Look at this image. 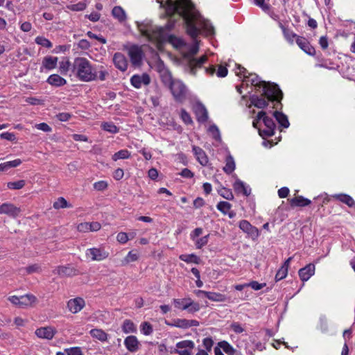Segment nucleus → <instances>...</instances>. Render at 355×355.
Masks as SVG:
<instances>
[{"label": "nucleus", "instance_id": "24", "mask_svg": "<svg viewBox=\"0 0 355 355\" xmlns=\"http://www.w3.org/2000/svg\"><path fill=\"white\" fill-rule=\"evenodd\" d=\"M293 259L292 257H288L282 266L278 270L275 275V280L278 282L285 278L288 274V269L289 267L290 262Z\"/></svg>", "mask_w": 355, "mask_h": 355}, {"label": "nucleus", "instance_id": "20", "mask_svg": "<svg viewBox=\"0 0 355 355\" xmlns=\"http://www.w3.org/2000/svg\"><path fill=\"white\" fill-rule=\"evenodd\" d=\"M113 62L115 67L121 71H125L128 69V60L121 53H116L113 56Z\"/></svg>", "mask_w": 355, "mask_h": 355}, {"label": "nucleus", "instance_id": "15", "mask_svg": "<svg viewBox=\"0 0 355 355\" xmlns=\"http://www.w3.org/2000/svg\"><path fill=\"white\" fill-rule=\"evenodd\" d=\"M53 272L58 275L61 277H71L78 275L77 270L70 266H58Z\"/></svg>", "mask_w": 355, "mask_h": 355}, {"label": "nucleus", "instance_id": "49", "mask_svg": "<svg viewBox=\"0 0 355 355\" xmlns=\"http://www.w3.org/2000/svg\"><path fill=\"white\" fill-rule=\"evenodd\" d=\"M209 132L214 139L219 140L220 139V132L216 125H211L209 128Z\"/></svg>", "mask_w": 355, "mask_h": 355}, {"label": "nucleus", "instance_id": "1", "mask_svg": "<svg viewBox=\"0 0 355 355\" xmlns=\"http://www.w3.org/2000/svg\"><path fill=\"white\" fill-rule=\"evenodd\" d=\"M189 0H166V13L168 17L177 14L183 18L187 27V33L196 39L200 33V29H204L209 34H214V27L209 21L202 18L200 14L188 2ZM161 6H164L163 1Z\"/></svg>", "mask_w": 355, "mask_h": 355}, {"label": "nucleus", "instance_id": "30", "mask_svg": "<svg viewBox=\"0 0 355 355\" xmlns=\"http://www.w3.org/2000/svg\"><path fill=\"white\" fill-rule=\"evenodd\" d=\"M57 62V57L46 56L44 58L42 64L47 69H53L56 67Z\"/></svg>", "mask_w": 355, "mask_h": 355}, {"label": "nucleus", "instance_id": "52", "mask_svg": "<svg viewBox=\"0 0 355 355\" xmlns=\"http://www.w3.org/2000/svg\"><path fill=\"white\" fill-rule=\"evenodd\" d=\"M69 9L73 11H81L86 8V4L83 2H79L68 6Z\"/></svg>", "mask_w": 355, "mask_h": 355}, {"label": "nucleus", "instance_id": "28", "mask_svg": "<svg viewBox=\"0 0 355 355\" xmlns=\"http://www.w3.org/2000/svg\"><path fill=\"white\" fill-rule=\"evenodd\" d=\"M234 189L236 192L239 193H243V195L248 196L250 194V189H248L243 182L240 180H237L234 184Z\"/></svg>", "mask_w": 355, "mask_h": 355}, {"label": "nucleus", "instance_id": "57", "mask_svg": "<svg viewBox=\"0 0 355 355\" xmlns=\"http://www.w3.org/2000/svg\"><path fill=\"white\" fill-rule=\"evenodd\" d=\"M181 118L183 120V121L187 124H190L192 123L191 117L185 110H181Z\"/></svg>", "mask_w": 355, "mask_h": 355}, {"label": "nucleus", "instance_id": "8", "mask_svg": "<svg viewBox=\"0 0 355 355\" xmlns=\"http://www.w3.org/2000/svg\"><path fill=\"white\" fill-rule=\"evenodd\" d=\"M128 55L134 67H139L142 64L144 52L141 46L132 45L128 49Z\"/></svg>", "mask_w": 355, "mask_h": 355}, {"label": "nucleus", "instance_id": "45", "mask_svg": "<svg viewBox=\"0 0 355 355\" xmlns=\"http://www.w3.org/2000/svg\"><path fill=\"white\" fill-rule=\"evenodd\" d=\"M35 42L37 44L41 45L44 47H46L49 49L52 47V43L48 39L44 37H37L35 38Z\"/></svg>", "mask_w": 355, "mask_h": 355}, {"label": "nucleus", "instance_id": "64", "mask_svg": "<svg viewBox=\"0 0 355 355\" xmlns=\"http://www.w3.org/2000/svg\"><path fill=\"white\" fill-rule=\"evenodd\" d=\"M117 241L121 243H125L128 241V237L126 233L120 232L116 236Z\"/></svg>", "mask_w": 355, "mask_h": 355}, {"label": "nucleus", "instance_id": "50", "mask_svg": "<svg viewBox=\"0 0 355 355\" xmlns=\"http://www.w3.org/2000/svg\"><path fill=\"white\" fill-rule=\"evenodd\" d=\"M176 327L187 329L188 328V320L187 319H177L174 320L172 324Z\"/></svg>", "mask_w": 355, "mask_h": 355}, {"label": "nucleus", "instance_id": "22", "mask_svg": "<svg viewBox=\"0 0 355 355\" xmlns=\"http://www.w3.org/2000/svg\"><path fill=\"white\" fill-rule=\"evenodd\" d=\"M315 273V265L307 264L305 267L299 270L298 274L302 282L309 280Z\"/></svg>", "mask_w": 355, "mask_h": 355}, {"label": "nucleus", "instance_id": "33", "mask_svg": "<svg viewBox=\"0 0 355 355\" xmlns=\"http://www.w3.org/2000/svg\"><path fill=\"white\" fill-rule=\"evenodd\" d=\"M274 116L275 117L276 120L278 121V123L284 128H287L289 126V122L288 120L287 116L278 111H275L273 113Z\"/></svg>", "mask_w": 355, "mask_h": 355}, {"label": "nucleus", "instance_id": "3", "mask_svg": "<svg viewBox=\"0 0 355 355\" xmlns=\"http://www.w3.org/2000/svg\"><path fill=\"white\" fill-rule=\"evenodd\" d=\"M246 79V81L250 82L254 86H262L263 87V95L266 97L268 100L279 102L283 98V93L277 85L270 83L269 82L261 81L259 80V78L257 74L248 73Z\"/></svg>", "mask_w": 355, "mask_h": 355}, {"label": "nucleus", "instance_id": "43", "mask_svg": "<svg viewBox=\"0 0 355 355\" xmlns=\"http://www.w3.org/2000/svg\"><path fill=\"white\" fill-rule=\"evenodd\" d=\"M102 128L111 133H116L119 131L118 128L113 123L105 122L102 123Z\"/></svg>", "mask_w": 355, "mask_h": 355}, {"label": "nucleus", "instance_id": "59", "mask_svg": "<svg viewBox=\"0 0 355 355\" xmlns=\"http://www.w3.org/2000/svg\"><path fill=\"white\" fill-rule=\"evenodd\" d=\"M107 187V184L105 181H99L94 184V188L97 191H103Z\"/></svg>", "mask_w": 355, "mask_h": 355}, {"label": "nucleus", "instance_id": "51", "mask_svg": "<svg viewBox=\"0 0 355 355\" xmlns=\"http://www.w3.org/2000/svg\"><path fill=\"white\" fill-rule=\"evenodd\" d=\"M141 331L144 335H150L153 332V327L152 325L148 322H144L141 324Z\"/></svg>", "mask_w": 355, "mask_h": 355}, {"label": "nucleus", "instance_id": "17", "mask_svg": "<svg viewBox=\"0 0 355 355\" xmlns=\"http://www.w3.org/2000/svg\"><path fill=\"white\" fill-rule=\"evenodd\" d=\"M197 295H200V294L204 295L206 297H207L209 300L217 302H223L226 300L227 297L225 295L214 293V292H209L202 290H198L196 291Z\"/></svg>", "mask_w": 355, "mask_h": 355}, {"label": "nucleus", "instance_id": "11", "mask_svg": "<svg viewBox=\"0 0 355 355\" xmlns=\"http://www.w3.org/2000/svg\"><path fill=\"white\" fill-rule=\"evenodd\" d=\"M36 297L31 294L21 295L20 297L14 295L9 297V300L11 303L19 307L31 306L36 302Z\"/></svg>", "mask_w": 355, "mask_h": 355}, {"label": "nucleus", "instance_id": "16", "mask_svg": "<svg viewBox=\"0 0 355 355\" xmlns=\"http://www.w3.org/2000/svg\"><path fill=\"white\" fill-rule=\"evenodd\" d=\"M56 333L55 328L52 327H41L35 331V335L43 339L51 340Z\"/></svg>", "mask_w": 355, "mask_h": 355}, {"label": "nucleus", "instance_id": "39", "mask_svg": "<svg viewBox=\"0 0 355 355\" xmlns=\"http://www.w3.org/2000/svg\"><path fill=\"white\" fill-rule=\"evenodd\" d=\"M122 329L125 334L132 333L136 330L134 323L129 320H125L123 322Z\"/></svg>", "mask_w": 355, "mask_h": 355}, {"label": "nucleus", "instance_id": "10", "mask_svg": "<svg viewBox=\"0 0 355 355\" xmlns=\"http://www.w3.org/2000/svg\"><path fill=\"white\" fill-rule=\"evenodd\" d=\"M85 255L92 261H101L108 257L109 252L103 247L92 248L86 250Z\"/></svg>", "mask_w": 355, "mask_h": 355}, {"label": "nucleus", "instance_id": "56", "mask_svg": "<svg viewBox=\"0 0 355 355\" xmlns=\"http://www.w3.org/2000/svg\"><path fill=\"white\" fill-rule=\"evenodd\" d=\"M220 195L227 200H232L234 198V196L232 191L229 189H226L225 188L222 189L220 191Z\"/></svg>", "mask_w": 355, "mask_h": 355}, {"label": "nucleus", "instance_id": "14", "mask_svg": "<svg viewBox=\"0 0 355 355\" xmlns=\"http://www.w3.org/2000/svg\"><path fill=\"white\" fill-rule=\"evenodd\" d=\"M180 350H176L179 355H192L191 350L194 348V343L191 340H182L176 344Z\"/></svg>", "mask_w": 355, "mask_h": 355}, {"label": "nucleus", "instance_id": "60", "mask_svg": "<svg viewBox=\"0 0 355 355\" xmlns=\"http://www.w3.org/2000/svg\"><path fill=\"white\" fill-rule=\"evenodd\" d=\"M66 352L67 355H83L80 347H71L70 349H67Z\"/></svg>", "mask_w": 355, "mask_h": 355}, {"label": "nucleus", "instance_id": "58", "mask_svg": "<svg viewBox=\"0 0 355 355\" xmlns=\"http://www.w3.org/2000/svg\"><path fill=\"white\" fill-rule=\"evenodd\" d=\"M1 139H6L8 141H14L16 140V137L14 133L12 132H3L0 135Z\"/></svg>", "mask_w": 355, "mask_h": 355}, {"label": "nucleus", "instance_id": "55", "mask_svg": "<svg viewBox=\"0 0 355 355\" xmlns=\"http://www.w3.org/2000/svg\"><path fill=\"white\" fill-rule=\"evenodd\" d=\"M26 271L28 274H31L33 272H41V267L38 264H33L31 266H29L25 268Z\"/></svg>", "mask_w": 355, "mask_h": 355}, {"label": "nucleus", "instance_id": "12", "mask_svg": "<svg viewBox=\"0 0 355 355\" xmlns=\"http://www.w3.org/2000/svg\"><path fill=\"white\" fill-rule=\"evenodd\" d=\"M239 228L246 233L253 240L259 236V230L257 227L252 226L248 220H242L239 223Z\"/></svg>", "mask_w": 355, "mask_h": 355}, {"label": "nucleus", "instance_id": "34", "mask_svg": "<svg viewBox=\"0 0 355 355\" xmlns=\"http://www.w3.org/2000/svg\"><path fill=\"white\" fill-rule=\"evenodd\" d=\"M291 204L292 206L304 207L311 204V200L300 196L291 199Z\"/></svg>", "mask_w": 355, "mask_h": 355}, {"label": "nucleus", "instance_id": "61", "mask_svg": "<svg viewBox=\"0 0 355 355\" xmlns=\"http://www.w3.org/2000/svg\"><path fill=\"white\" fill-rule=\"evenodd\" d=\"M35 127L40 130L46 132H49L52 130L51 128L46 123H41L36 124Z\"/></svg>", "mask_w": 355, "mask_h": 355}, {"label": "nucleus", "instance_id": "46", "mask_svg": "<svg viewBox=\"0 0 355 355\" xmlns=\"http://www.w3.org/2000/svg\"><path fill=\"white\" fill-rule=\"evenodd\" d=\"M69 207L67 201L62 197L58 198L53 203V207L56 209Z\"/></svg>", "mask_w": 355, "mask_h": 355}, {"label": "nucleus", "instance_id": "53", "mask_svg": "<svg viewBox=\"0 0 355 355\" xmlns=\"http://www.w3.org/2000/svg\"><path fill=\"white\" fill-rule=\"evenodd\" d=\"M266 286V283H261H261H259L258 282H256V281H252V282H250V283L248 284V287H251L254 291L261 290L263 288H264Z\"/></svg>", "mask_w": 355, "mask_h": 355}, {"label": "nucleus", "instance_id": "44", "mask_svg": "<svg viewBox=\"0 0 355 355\" xmlns=\"http://www.w3.org/2000/svg\"><path fill=\"white\" fill-rule=\"evenodd\" d=\"M282 28H283V33H284V35L285 38L290 43H293V39L294 38L297 39V37H299L298 35H297L295 33H294L291 31H290V30H288L287 28H285L284 27H282Z\"/></svg>", "mask_w": 355, "mask_h": 355}, {"label": "nucleus", "instance_id": "13", "mask_svg": "<svg viewBox=\"0 0 355 355\" xmlns=\"http://www.w3.org/2000/svg\"><path fill=\"white\" fill-rule=\"evenodd\" d=\"M130 83L135 88H141L142 85H148L150 83L148 74L144 73L141 75H134L130 78Z\"/></svg>", "mask_w": 355, "mask_h": 355}, {"label": "nucleus", "instance_id": "35", "mask_svg": "<svg viewBox=\"0 0 355 355\" xmlns=\"http://www.w3.org/2000/svg\"><path fill=\"white\" fill-rule=\"evenodd\" d=\"M160 77L162 83L168 87L175 81L172 79L171 73L167 70L160 71Z\"/></svg>", "mask_w": 355, "mask_h": 355}, {"label": "nucleus", "instance_id": "42", "mask_svg": "<svg viewBox=\"0 0 355 355\" xmlns=\"http://www.w3.org/2000/svg\"><path fill=\"white\" fill-rule=\"evenodd\" d=\"M217 209L223 212L224 214H227L231 209V204L226 201H221L218 203Z\"/></svg>", "mask_w": 355, "mask_h": 355}, {"label": "nucleus", "instance_id": "41", "mask_svg": "<svg viewBox=\"0 0 355 355\" xmlns=\"http://www.w3.org/2000/svg\"><path fill=\"white\" fill-rule=\"evenodd\" d=\"M130 156V153L128 150H121L116 153H114L112 156V159L114 161H116L119 159H127Z\"/></svg>", "mask_w": 355, "mask_h": 355}, {"label": "nucleus", "instance_id": "62", "mask_svg": "<svg viewBox=\"0 0 355 355\" xmlns=\"http://www.w3.org/2000/svg\"><path fill=\"white\" fill-rule=\"evenodd\" d=\"M230 327L231 329L236 334H241L244 331V329L239 322H233Z\"/></svg>", "mask_w": 355, "mask_h": 355}, {"label": "nucleus", "instance_id": "48", "mask_svg": "<svg viewBox=\"0 0 355 355\" xmlns=\"http://www.w3.org/2000/svg\"><path fill=\"white\" fill-rule=\"evenodd\" d=\"M338 198L341 202L347 204L349 207H352L354 205V201L353 198L348 195H346V194L340 195L338 196Z\"/></svg>", "mask_w": 355, "mask_h": 355}, {"label": "nucleus", "instance_id": "29", "mask_svg": "<svg viewBox=\"0 0 355 355\" xmlns=\"http://www.w3.org/2000/svg\"><path fill=\"white\" fill-rule=\"evenodd\" d=\"M89 333L93 338H95L101 342H104L107 340V334L101 329H93Z\"/></svg>", "mask_w": 355, "mask_h": 355}, {"label": "nucleus", "instance_id": "2", "mask_svg": "<svg viewBox=\"0 0 355 355\" xmlns=\"http://www.w3.org/2000/svg\"><path fill=\"white\" fill-rule=\"evenodd\" d=\"M72 72L78 80L83 82H91L97 79L104 81L109 76V72L103 66L96 69L87 58L83 57L74 59Z\"/></svg>", "mask_w": 355, "mask_h": 355}, {"label": "nucleus", "instance_id": "5", "mask_svg": "<svg viewBox=\"0 0 355 355\" xmlns=\"http://www.w3.org/2000/svg\"><path fill=\"white\" fill-rule=\"evenodd\" d=\"M198 50L199 47L196 41L184 55V57L188 59L190 73L193 76L196 75L197 69L201 68L202 65L207 60V55H202L198 59L193 58V55L197 54Z\"/></svg>", "mask_w": 355, "mask_h": 355}, {"label": "nucleus", "instance_id": "21", "mask_svg": "<svg viewBox=\"0 0 355 355\" xmlns=\"http://www.w3.org/2000/svg\"><path fill=\"white\" fill-rule=\"evenodd\" d=\"M2 214H6L10 217L16 218L21 212V209L11 203L1 205Z\"/></svg>", "mask_w": 355, "mask_h": 355}, {"label": "nucleus", "instance_id": "4", "mask_svg": "<svg viewBox=\"0 0 355 355\" xmlns=\"http://www.w3.org/2000/svg\"><path fill=\"white\" fill-rule=\"evenodd\" d=\"M138 29L149 41L160 43L165 40V29L162 27L139 24Z\"/></svg>", "mask_w": 355, "mask_h": 355}, {"label": "nucleus", "instance_id": "9", "mask_svg": "<svg viewBox=\"0 0 355 355\" xmlns=\"http://www.w3.org/2000/svg\"><path fill=\"white\" fill-rule=\"evenodd\" d=\"M169 88L176 101H182L185 98L187 88L181 81L175 80L171 85L169 86Z\"/></svg>", "mask_w": 355, "mask_h": 355}, {"label": "nucleus", "instance_id": "32", "mask_svg": "<svg viewBox=\"0 0 355 355\" xmlns=\"http://www.w3.org/2000/svg\"><path fill=\"white\" fill-rule=\"evenodd\" d=\"M251 103L258 108H264L268 103V101L263 97H259L257 96H252L250 98Z\"/></svg>", "mask_w": 355, "mask_h": 355}, {"label": "nucleus", "instance_id": "63", "mask_svg": "<svg viewBox=\"0 0 355 355\" xmlns=\"http://www.w3.org/2000/svg\"><path fill=\"white\" fill-rule=\"evenodd\" d=\"M77 229L80 232H90L89 223H87V222L86 223H80L78 225Z\"/></svg>", "mask_w": 355, "mask_h": 355}, {"label": "nucleus", "instance_id": "40", "mask_svg": "<svg viewBox=\"0 0 355 355\" xmlns=\"http://www.w3.org/2000/svg\"><path fill=\"white\" fill-rule=\"evenodd\" d=\"M26 184V182L24 180H20L16 182H10L7 183V187L10 189H21Z\"/></svg>", "mask_w": 355, "mask_h": 355}, {"label": "nucleus", "instance_id": "23", "mask_svg": "<svg viewBox=\"0 0 355 355\" xmlns=\"http://www.w3.org/2000/svg\"><path fill=\"white\" fill-rule=\"evenodd\" d=\"M193 153L198 161V162L202 165L206 166L208 164L209 159L205 152L198 146H193Z\"/></svg>", "mask_w": 355, "mask_h": 355}, {"label": "nucleus", "instance_id": "37", "mask_svg": "<svg viewBox=\"0 0 355 355\" xmlns=\"http://www.w3.org/2000/svg\"><path fill=\"white\" fill-rule=\"evenodd\" d=\"M180 259L187 263H194L196 264L199 263L200 261V258L194 254H181Z\"/></svg>", "mask_w": 355, "mask_h": 355}, {"label": "nucleus", "instance_id": "18", "mask_svg": "<svg viewBox=\"0 0 355 355\" xmlns=\"http://www.w3.org/2000/svg\"><path fill=\"white\" fill-rule=\"evenodd\" d=\"M296 43L299 46V47L304 51L306 53L310 55H314L315 54V50L313 46H312L309 41L303 37H297L296 39Z\"/></svg>", "mask_w": 355, "mask_h": 355}, {"label": "nucleus", "instance_id": "25", "mask_svg": "<svg viewBox=\"0 0 355 355\" xmlns=\"http://www.w3.org/2000/svg\"><path fill=\"white\" fill-rule=\"evenodd\" d=\"M126 348L131 352H136L138 349L139 342L134 336H128L124 341Z\"/></svg>", "mask_w": 355, "mask_h": 355}, {"label": "nucleus", "instance_id": "19", "mask_svg": "<svg viewBox=\"0 0 355 355\" xmlns=\"http://www.w3.org/2000/svg\"><path fill=\"white\" fill-rule=\"evenodd\" d=\"M85 305V302L81 297L71 299L67 302V307L69 310L73 313H76L80 311Z\"/></svg>", "mask_w": 355, "mask_h": 355}, {"label": "nucleus", "instance_id": "7", "mask_svg": "<svg viewBox=\"0 0 355 355\" xmlns=\"http://www.w3.org/2000/svg\"><path fill=\"white\" fill-rule=\"evenodd\" d=\"M173 302L175 308L181 310H187L191 313L200 310L199 304L193 302L191 298L173 299Z\"/></svg>", "mask_w": 355, "mask_h": 355}, {"label": "nucleus", "instance_id": "31", "mask_svg": "<svg viewBox=\"0 0 355 355\" xmlns=\"http://www.w3.org/2000/svg\"><path fill=\"white\" fill-rule=\"evenodd\" d=\"M112 15L120 22H123L126 19V15L124 10L120 6H115L112 11Z\"/></svg>", "mask_w": 355, "mask_h": 355}, {"label": "nucleus", "instance_id": "26", "mask_svg": "<svg viewBox=\"0 0 355 355\" xmlns=\"http://www.w3.org/2000/svg\"><path fill=\"white\" fill-rule=\"evenodd\" d=\"M195 112L198 121L204 122L208 119V114L206 108L201 104L197 105L195 107Z\"/></svg>", "mask_w": 355, "mask_h": 355}, {"label": "nucleus", "instance_id": "54", "mask_svg": "<svg viewBox=\"0 0 355 355\" xmlns=\"http://www.w3.org/2000/svg\"><path fill=\"white\" fill-rule=\"evenodd\" d=\"M208 237L209 235L205 236L203 237H201L198 239L196 242V246L197 248L200 249L205 245H207L208 242Z\"/></svg>", "mask_w": 355, "mask_h": 355}, {"label": "nucleus", "instance_id": "47", "mask_svg": "<svg viewBox=\"0 0 355 355\" xmlns=\"http://www.w3.org/2000/svg\"><path fill=\"white\" fill-rule=\"evenodd\" d=\"M139 258V254L134 251H130L128 252V255L125 257L124 259V262L125 264L129 263L130 262L135 261Z\"/></svg>", "mask_w": 355, "mask_h": 355}, {"label": "nucleus", "instance_id": "6", "mask_svg": "<svg viewBox=\"0 0 355 355\" xmlns=\"http://www.w3.org/2000/svg\"><path fill=\"white\" fill-rule=\"evenodd\" d=\"M257 117L258 119H262L266 126V128L263 130L259 129V135L263 137H272L275 134V129L276 127L273 119L266 116V112L263 111L259 112Z\"/></svg>", "mask_w": 355, "mask_h": 355}, {"label": "nucleus", "instance_id": "36", "mask_svg": "<svg viewBox=\"0 0 355 355\" xmlns=\"http://www.w3.org/2000/svg\"><path fill=\"white\" fill-rule=\"evenodd\" d=\"M225 166L223 168L224 171L227 173H232L235 169V162L233 157L231 155L227 157L225 160Z\"/></svg>", "mask_w": 355, "mask_h": 355}, {"label": "nucleus", "instance_id": "38", "mask_svg": "<svg viewBox=\"0 0 355 355\" xmlns=\"http://www.w3.org/2000/svg\"><path fill=\"white\" fill-rule=\"evenodd\" d=\"M218 346L228 355H234L236 350L226 341L218 343Z\"/></svg>", "mask_w": 355, "mask_h": 355}, {"label": "nucleus", "instance_id": "27", "mask_svg": "<svg viewBox=\"0 0 355 355\" xmlns=\"http://www.w3.org/2000/svg\"><path fill=\"white\" fill-rule=\"evenodd\" d=\"M47 82L50 85L55 86V87H60L62 85H64L67 83L66 80L58 74L51 75L49 77Z\"/></svg>", "mask_w": 355, "mask_h": 355}]
</instances>
